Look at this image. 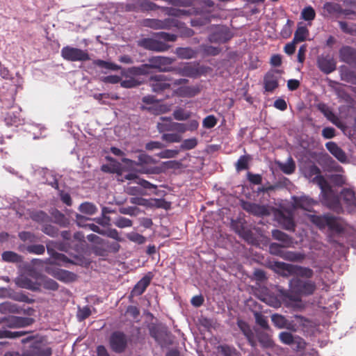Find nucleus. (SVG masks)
Masks as SVG:
<instances>
[{"label":"nucleus","instance_id":"1","mask_svg":"<svg viewBox=\"0 0 356 356\" xmlns=\"http://www.w3.org/2000/svg\"><path fill=\"white\" fill-rule=\"evenodd\" d=\"M317 184L321 190L322 203L337 213L342 212L343 208L339 197L334 193L324 177L317 178Z\"/></svg>","mask_w":356,"mask_h":356},{"label":"nucleus","instance_id":"2","mask_svg":"<svg viewBox=\"0 0 356 356\" xmlns=\"http://www.w3.org/2000/svg\"><path fill=\"white\" fill-rule=\"evenodd\" d=\"M122 162L129 167L138 166L142 169L140 172L145 174H155L158 175L163 172V169L159 166L147 167V165L155 164L157 161L151 156L142 153L138 156V161H133L127 158H122Z\"/></svg>","mask_w":356,"mask_h":356},{"label":"nucleus","instance_id":"3","mask_svg":"<svg viewBox=\"0 0 356 356\" xmlns=\"http://www.w3.org/2000/svg\"><path fill=\"white\" fill-rule=\"evenodd\" d=\"M289 286L293 293L301 296L312 295L316 289L314 282L310 280H302L299 277H293L290 280Z\"/></svg>","mask_w":356,"mask_h":356},{"label":"nucleus","instance_id":"4","mask_svg":"<svg viewBox=\"0 0 356 356\" xmlns=\"http://www.w3.org/2000/svg\"><path fill=\"white\" fill-rule=\"evenodd\" d=\"M275 266L288 274L296 276L295 277H303L309 280L314 275V271L309 268L298 265L286 264L284 262H276Z\"/></svg>","mask_w":356,"mask_h":356},{"label":"nucleus","instance_id":"5","mask_svg":"<svg viewBox=\"0 0 356 356\" xmlns=\"http://www.w3.org/2000/svg\"><path fill=\"white\" fill-rule=\"evenodd\" d=\"M60 54L64 60L70 62H85L90 60V55L86 49L83 50L68 45L62 48Z\"/></svg>","mask_w":356,"mask_h":356},{"label":"nucleus","instance_id":"6","mask_svg":"<svg viewBox=\"0 0 356 356\" xmlns=\"http://www.w3.org/2000/svg\"><path fill=\"white\" fill-rule=\"evenodd\" d=\"M175 61V58L156 56H152L148 59L147 67L149 69H155L161 72H173L174 68L171 65Z\"/></svg>","mask_w":356,"mask_h":356},{"label":"nucleus","instance_id":"7","mask_svg":"<svg viewBox=\"0 0 356 356\" xmlns=\"http://www.w3.org/2000/svg\"><path fill=\"white\" fill-rule=\"evenodd\" d=\"M172 77L164 74H155L149 77V86L152 90L157 94H161L171 88Z\"/></svg>","mask_w":356,"mask_h":356},{"label":"nucleus","instance_id":"8","mask_svg":"<svg viewBox=\"0 0 356 356\" xmlns=\"http://www.w3.org/2000/svg\"><path fill=\"white\" fill-rule=\"evenodd\" d=\"M127 337L121 331L113 332L109 337V345L111 350L116 353L124 352L127 347Z\"/></svg>","mask_w":356,"mask_h":356},{"label":"nucleus","instance_id":"9","mask_svg":"<svg viewBox=\"0 0 356 356\" xmlns=\"http://www.w3.org/2000/svg\"><path fill=\"white\" fill-rule=\"evenodd\" d=\"M283 71L271 69L264 76V88L265 92H273L279 87V81Z\"/></svg>","mask_w":356,"mask_h":356},{"label":"nucleus","instance_id":"10","mask_svg":"<svg viewBox=\"0 0 356 356\" xmlns=\"http://www.w3.org/2000/svg\"><path fill=\"white\" fill-rule=\"evenodd\" d=\"M173 72L181 76L197 78L202 74L203 70L198 63H186L181 67H175Z\"/></svg>","mask_w":356,"mask_h":356},{"label":"nucleus","instance_id":"11","mask_svg":"<svg viewBox=\"0 0 356 356\" xmlns=\"http://www.w3.org/2000/svg\"><path fill=\"white\" fill-rule=\"evenodd\" d=\"M145 25L153 29L170 30L174 27H179L180 22L174 18H167L163 20L157 19H147Z\"/></svg>","mask_w":356,"mask_h":356},{"label":"nucleus","instance_id":"12","mask_svg":"<svg viewBox=\"0 0 356 356\" xmlns=\"http://www.w3.org/2000/svg\"><path fill=\"white\" fill-rule=\"evenodd\" d=\"M138 44L147 50L156 52H164L168 51L170 48V46L165 42L150 38L140 40Z\"/></svg>","mask_w":356,"mask_h":356},{"label":"nucleus","instance_id":"13","mask_svg":"<svg viewBox=\"0 0 356 356\" xmlns=\"http://www.w3.org/2000/svg\"><path fill=\"white\" fill-rule=\"evenodd\" d=\"M34 322L32 318L11 316L0 319V323H5L8 328H20L31 325Z\"/></svg>","mask_w":356,"mask_h":356},{"label":"nucleus","instance_id":"14","mask_svg":"<svg viewBox=\"0 0 356 356\" xmlns=\"http://www.w3.org/2000/svg\"><path fill=\"white\" fill-rule=\"evenodd\" d=\"M233 37L229 29L225 26H218L208 37L211 43L223 44L228 42Z\"/></svg>","mask_w":356,"mask_h":356},{"label":"nucleus","instance_id":"15","mask_svg":"<svg viewBox=\"0 0 356 356\" xmlns=\"http://www.w3.org/2000/svg\"><path fill=\"white\" fill-rule=\"evenodd\" d=\"M341 198L348 212H356V195L353 190L343 188L340 193Z\"/></svg>","mask_w":356,"mask_h":356},{"label":"nucleus","instance_id":"16","mask_svg":"<svg viewBox=\"0 0 356 356\" xmlns=\"http://www.w3.org/2000/svg\"><path fill=\"white\" fill-rule=\"evenodd\" d=\"M317 65L323 73L328 74L336 70V63L330 55H321L317 58Z\"/></svg>","mask_w":356,"mask_h":356},{"label":"nucleus","instance_id":"17","mask_svg":"<svg viewBox=\"0 0 356 356\" xmlns=\"http://www.w3.org/2000/svg\"><path fill=\"white\" fill-rule=\"evenodd\" d=\"M152 278L153 275L152 272L147 273L135 284L131 291L130 296L134 297L142 295L149 286Z\"/></svg>","mask_w":356,"mask_h":356},{"label":"nucleus","instance_id":"18","mask_svg":"<svg viewBox=\"0 0 356 356\" xmlns=\"http://www.w3.org/2000/svg\"><path fill=\"white\" fill-rule=\"evenodd\" d=\"M346 225L342 218L329 214L327 227L332 232L337 234H343L346 231Z\"/></svg>","mask_w":356,"mask_h":356},{"label":"nucleus","instance_id":"19","mask_svg":"<svg viewBox=\"0 0 356 356\" xmlns=\"http://www.w3.org/2000/svg\"><path fill=\"white\" fill-rule=\"evenodd\" d=\"M292 206L294 209H301L311 211L315 202L311 197L306 195L293 196Z\"/></svg>","mask_w":356,"mask_h":356},{"label":"nucleus","instance_id":"20","mask_svg":"<svg viewBox=\"0 0 356 356\" xmlns=\"http://www.w3.org/2000/svg\"><path fill=\"white\" fill-rule=\"evenodd\" d=\"M317 109L323 114L327 120L336 125L337 127H341V123L337 115L332 111V108L323 102L316 104Z\"/></svg>","mask_w":356,"mask_h":356},{"label":"nucleus","instance_id":"21","mask_svg":"<svg viewBox=\"0 0 356 356\" xmlns=\"http://www.w3.org/2000/svg\"><path fill=\"white\" fill-rule=\"evenodd\" d=\"M200 92V88L198 86H181L172 92L173 96L179 97H193Z\"/></svg>","mask_w":356,"mask_h":356},{"label":"nucleus","instance_id":"22","mask_svg":"<svg viewBox=\"0 0 356 356\" xmlns=\"http://www.w3.org/2000/svg\"><path fill=\"white\" fill-rule=\"evenodd\" d=\"M242 207L245 211L254 216H263L268 214V211L265 206L256 203L243 202Z\"/></svg>","mask_w":356,"mask_h":356},{"label":"nucleus","instance_id":"23","mask_svg":"<svg viewBox=\"0 0 356 356\" xmlns=\"http://www.w3.org/2000/svg\"><path fill=\"white\" fill-rule=\"evenodd\" d=\"M280 341L286 345H292L297 343V348L303 349L305 343L300 337H294L293 335L289 332H282L279 334Z\"/></svg>","mask_w":356,"mask_h":356},{"label":"nucleus","instance_id":"24","mask_svg":"<svg viewBox=\"0 0 356 356\" xmlns=\"http://www.w3.org/2000/svg\"><path fill=\"white\" fill-rule=\"evenodd\" d=\"M323 10L330 15H344L345 16H348L354 13L352 10H343L339 3L335 2H326L323 5Z\"/></svg>","mask_w":356,"mask_h":356},{"label":"nucleus","instance_id":"25","mask_svg":"<svg viewBox=\"0 0 356 356\" xmlns=\"http://www.w3.org/2000/svg\"><path fill=\"white\" fill-rule=\"evenodd\" d=\"M339 59L348 65H353L356 59V49L350 46H343L339 51Z\"/></svg>","mask_w":356,"mask_h":356},{"label":"nucleus","instance_id":"26","mask_svg":"<svg viewBox=\"0 0 356 356\" xmlns=\"http://www.w3.org/2000/svg\"><path fill=\"white\" fill-rule=\"evenodd\" d=\"M27 353L28 356H51L52 349L50 347L42 346L39 342H35L31 346V349Z\"/></svg>","mask_w":356,"mask_h":356},{"label":"nucleus","instance_id":"27","mask_svg":"<svg viewBox=\"0 0 356 356\" xmlns=\"http://www.w3.org/2000/svg\"><path fill=\"white\" fill-rule=\"evenodd\" d=\"M327 150L340 162L346 163L348 160L345 152L334 142H327L325 144Z\"/></svg>","mask_w":356,"mask_h":356},{"label":"nucleus","instance_id":"28","mask_svg":"<svg viewBox=\"0 0 356 356\" xmlns=\"http://www.w3.org/2000/svg\"><path fill=\"white\" fill-rule=\"evenodd\" d=\"M272 236L275 240L280 241L283 248L291 247L293 243V239L291 236L279 229H273Z\"/></svg>","mask_w":356,"mask_h":356},{"label":"nucleus","instance_id":"29","mask_svg":"<svg viewBox=\"0 0 356 356\" xmlns=\"http://www.w3.org/2000/svg\"><path fill=\"white\" fill-rule=\"evenodd\" d=\"M16 284L20 288L29 289L33 291H39L40 290V284L38 282H33L26 277L17 278Z\"/></svg>","mask_w":356,"mask_h":356},{"label":"nucleus","instance_id":"30","mask_svg":"<svg viewBox=\"0 0 356 356\" xmlns=\"http://www.w3.org/2000/svg\"><path fill=\"white\" fill-rule=\"evenodd\" d=\"M271 321L274 325L280 329L286 328L291 330L293 324L288 321L284 316L278 314H275L271 316Z\"/></svg>","mask_w":356,"mask_h":356},{"label":"nucleus","instance_id":"31","mask_svg":"<svg viewBox=\"0 0 356 356\" xmlns=\"http://www.w3.org/2000/svg\"><path fill=\"white\" fill-rule=\"evenodd\" d=\"M54 277L63 282H72L76 280V275L70 271L58 269L54 272Z\"/></svg>","mask_w":356,"mask_h":356},{"label":"nucleus","instance_id":"32","mask_svg":"<svg viewBox=\"0 0 356 356\" xmlns=\"http://www.w3.org/2000/svg\"><path fill=\"white\" fill-rule=\"evenodd\" d=\"M256 337L261 346L264 348H273L275 345L271 336L264 331L257 332Z\"/></svg>","mask_w":356,"mask_h":356},{"label":"nucleus","instance_id":"33","mask_svg":"<svg viewBox=\"0 0 356 356\" xmlns=\"http://www.w3.org/2000/svg\"><path fill=\"white\" fill-rule=\"evenodd\" d=\"M0 313L3 314H21L22 309L17 305L7 301L0 304Z\"/></svg>","mask_w":356,"mask_h":356},{"label":"nucleus","instance_id":"34","mask_svg":"<svg viewBox=\"0 0 356 356\" xmlns=\"http://www.w3.org/2000/svg\"><path fill=\"white\" fill-rule=\"evenodd\" d=\"M124 179L127 180H136V183L142 186L143 188L156 189L157 188L156 185L144 179L138 177V176L135 173H129L126 175L124 176Z\"/></svg>","mask_w":356,"mask_h":356},{"label":"nucleus","instance_id":"35","mask_svg":"<svg viewBox=\"0 0 356 356\" xmlns=\"http://www.w3.org/2000/svg\"><path fill=\"white\" fill-rule=\"evenodd\" d=\"M160 120L163 122H158L156 124V128L159 133L174 131V122H172L171 118L161 117Z\"/></svg>","mask_w":356,"mask_h":356},{"label":"nucleus","instance_id":"36","mask_svg":"<svg viewBox=\"0 0 356 356\" xmlns=\"http://www.w3.org/2000/svg\"><path fill=\"white\" fill-rule=\"evenodd\" d=\"M30 218L32 220L42 224V223H47L51 220V218L49 216V215L41 210H35L33 211L30 213Z\"/></svg>","mask_w":356,"mask_h":356},{"label":"nucleus","instance_id":"37","mask_svg":"<svg viewBox=\"0 0 356 356\" xmlns=\"http://www.w3.org/2000/svg\"><path fill=\"white\" fill-rule=\"evenodd\" d=\"M175 54L181 59H191L196 56L197 51L191 47H177Z\"/></svg>","mask_w":356,"mask_h":356},{"label":"nucleus","instance_id":"38","mask_svg":"<svg viewBox=\"0 0 356 356\" xmlns=\"http://www.w3.org/2000/svg\"><path fill=\"white\" fill-rule=\"evenodd\" d=\"M76 218L79 226L87 227L89 228V229L92 230L94 232L98 233L101 235H103L104 234V229H101L98 225H96L95 224L90 223L87 224L86 225H82V222L88 220V218H86V217L80 214H77Z\"/></svg>","mask_w":356,"mask_h":356},{"label":"nucleus","instance_id":"39","mask_svg":"<svg viewBox=\"0 0 356 356\" xmlns=\"http://www.w3.org/2000/svg\"><path fill=\"white\" fill-rule=\"evenodd\" d=\"M251 159V156L249 154L241 156L235 163L236 170L237 172H241L248 169L249 162Z\"/></svg>","mask_w":356,"mask_h":356},{"label":"nucleus","instance_id":"40","mask_svg":"<svg viewBox=\"0 0 356 356\" xmlns=\"http://www.w3.org/2000/svg\"><path fill=\"white\" fill-rule=\"evenodd\" d=\"M309 35V30L306 26H298L294 33L293 40L296 42H303Z\"/></svg>","mask_w":356,"mask_h":356},{"label":"nucleus","instance_id":"41","mask_svg":"<svg viewBox=\"0 0 356 356\" xmlns=\"http://www.w3.org/2000/svg\"><path fill=\"white\" fill-rule=\"evenodd\" d=\"M28 332L26 331H16L12 332L6 330L4 327L0 329V339H16L25 336Z\"/></svg>","mask_w":356,"mask_h":356},{"label":"nucleus","instance_id":"42","mask_svg":"<svg viewBox=\"0 0 356 356\" xmlns=\"http://www.w3.org/2000/svg\"><path fill=\"white\" fill-rule=\"evenodd\" d=\"M92 63L101 68H104L113 71H118L121 69V67L115 63L103 60L101 59L94 60Z\"/></svg>","mask_w":356,"mask_h":356},{"label":"nucleus","instance_id":"43","mask_svg":"<svg viewBox=\"0 0 356 356\" xmlns=\"http://www.w3.org/2000/svg\"><path fill=\"white\" fill-rule=\"evenodd\" d=\"M300 15L302 19L309 22L313 21L316 17V12L311 6L304 8ZM309 24L311 25V23H309Z\"/></svg>","mask_w":356,"mask_h":356},{"label":"nucleus","instance_id":"44","mask_svg":"<svg viewBox=\"0 0 356 356\" xmlns=\"http://www.w3.org/2000/svg\"><path fill=\"white\" fill-rule=\"evenodd\" d=\"M38 283L40 284V286L47 290L56 291L58 289V284L55 280L49 277H42Z\"/></svg>","mask_w":356,"mask_h":356},{"label":"nucleus","instance_id":"45","mask_svg":"<svg viewBox=\"0 0 356 356\" xmlns=\"http://www.w3.org/2000/svg\"><path fill=\"white\" fill-rule=\"evenodd\" d=\"M79 210L83 213L93 215L97 211V208L93 203L86 202L80 204Z\"/></svg>","mask_w":356,"mask_h":356},{"label":"nucleus","instance_id":"46","mask_svg":"<svg viewBox=\"0 0 356 356\" xmlns=\"http://www.w3.org/2000/svg\"><path fill=\"white\" fill-rule=\"evenodd\" d=\"M282 257L290 261H301L305 259V254L298 252L286 251L283 254Z\"/></svg>","mask_w":356,"mask_h":356},{"label":"nucleus","instance_id":"47","mask_svg":"<svg viewBox=\"0 0 356 356\" xmlns=\"http://www.w3.org/2000/svg\"><path fill=\"white\" fill-rule=\"evenodd\" d=\"M329 214L323 216H312L311 220L319 229H324L327 227V222L328 220Z\"/></svg>","mask_w":356,"mask_h":356},{"label":"nucleus","instance_id":"48","mask_svg":"<svg viewBox=\"0 0 356 356\" xmlns=\"http://www.w3.org/2000/svg\"><path fill=\"white\" fill-rule=\"evenodd\" d=\"M218 351L222 356H238L239 353L236 349L228 345H220L218 347Z\"/></svg>","mask_w":356,"mask_h":356},{"label":"nucleus","instance_id":"49","mask_svg":"<svg viewBox=\"0 0 356 356\" xmlns=\"http://www.w3.org/2000/svg\"><path fill=\"white\" fill-rule=\"evenodd\" d=\"M283 228L288 231L294 232L296 224L292 216H283L280 220Z\"/></svg>","mask_w":356,"mask_h":356},{"label":"nucleus","instance_id":"50","mask_svg":"<svg viewBox=\"0 0 356 356\" xmlns=\"http://www.w3.org/2000/svg\"><path fill=\"white\" fill-rule=\"evenodd\" d=\"M2 259L7 262L17 263L21 261L22 257L12 251H6L2 253Z\"/></svg>","mask_w":356,"mask_h":356},{"label":"nucleus","instance_id":"51","mask_svg":"<svg viewBox=\"0 0 356 356\" xmlns=\"http://www.w3.org/2000/svg\"><path fill=\"white\" fill-rule=\"evenodd\" d=\"M54 222L61 227H67L69 225V220L65 216L59 211H56L53 213Z\"/></svg>","mask_w":356,"mask_h":356},{"label":"nucleus","instance_id":"52","mask_svg":"<svg viewBox=\"0 0 356 356\" xmlns=\"http://www.w3.org/2000/svg\"><path fill=\"white\" fill-rule=\"evenodd\" d=\"M339 25L341 30L347 34L353 35L356 33V24H349L348 22L344 21H339Z\"/></svg>","mask_w":356,"mask_h":356},{"label":"nucleus","instance_id":"53","mask_svg":"<svg viewBox=\"0 0 356 356\" xmlns=\"http://www.w3.org/2000/svg\"><path fill=\"white\" fill-rule=\"evenodd\" d=\"M127 71L133 75H144L148 73V67L147 64H143L140 66L129 67Z\"/></svg>","mask_w":356,"mask_h":356},{"label":"nucleus","instance_id":"54","mask_svg":"<svg viewBox=\"0 0 356 356\" xmlns=\"http://www.w3.org/2000/svg\"><path fill=\"white\" fill-rule=\"evenodd\" d=\"M197 145V140L196 138L185 139L180 145L182 150H190L194 149Z\"/></svg>","mask_w":356,"mask_h":356},{"label":"nucleus","instance_id":"55","mask_svg":"<svg viewBox=\"0 0 356 356\" xmlns=\"http://www.w3.org/2000/svg\"><path fill=\"white\" fill-rule=\"evenodd\" d=\"M201 49L203 51L204 54L207 56H217L218 55L221 49L219 47H213L211 45H207V44H202L200 46Z\"/></svg>","mask_w":356,"mask_h":356},{"label":"nucleus","instance_id":"56","mask_svg":"<svg viewBox=\"0 0 356 356\" xmlns=\"http://www.w3.org/2000/svg\"><path fill=\"white\" fill-rule=\"evenodd\" d=\"M145 189L142 186H127L125 192L130 195H145Z\"/></svg>","mask_w":356,"mask_h":356},{"label":"nucleus","instance_id":"57","mask_svg":"<svg viewBox=\"0 0 356 356\" xmlns=\"http://www.w3.org/2000/svg\"><path fill=\"white\" fill-rule=\"evenodd\" d=\"M161 139L167 143H179L181 141V136L175 133L172 134H163L161 136Z\"/></svg>","mask_w":356,"mask_h":356},{"label":"nucleus","instance_id":"58","mask_svg":"<svg viewBox=\"0 0 356 356\" xmlns=\"http://www.w3.org/2000/svg\"><path fill=\"white\" fill-rule=\"evenodd\" d=\"M191 116L189 112L185 111L184 108H178L173 112V117L177 120H186Z\"/></svg>","mask_w":356,"mask_h":356},{"label":"nucleus","instance_id":"59","mask_svg":"<svg viewBox=\"0 0 356 356\" xmlns=\"http://www.w3.org/2000/svg\"><path fill=\"white\" fill-rule=\"evenodd\" d=\"M26 250L29 253L35 254H42L45 252V248L42 244L28 245Z\"/></svg>","mask_w":356,"mask_h":356},{"label":"nucleus","instance_id":"60","mask_svg":"<svg viewBox=\"0 0 356 356\" xmlns=\"http://www.w3.org/2000/svg\"><path fill=\"white\" fill-rule=\"evenodd\" d=\"M42 231L51 237H56L58 234V229L49 224L44 225L42 227Z\"/></svg>","mask_w":356,"mask_h":356},{"label":"nucleus","instance_id":"61","mask_svg":"<svg viewBox=\"0 0 356 356\" xmlns=\"http://www.w3.org/2000/svg\"><path fill=\"white\" fill-rule=\"evenodd\" d=\"M154 36L167 42H175L177 39V35L163 31L155 33Z\"/></svg>","mask_w":356,"mask_h":356},{"label":"nucleus","instance_id":"62","mask_svg":"<svg viewBox=\"0 0 356 356\" xmlns=\"http://www.w3.org/2000/svg\"><path fill=\"white\" fill-rule=\"evenodd\" d=\"M254 316L255 318L256 323L259 325H260L264 329H269V325L266 316H264L262 314L259 312H255Z\"/></svg>","mask_w":356,"mask_h":356},{"label":"nucleus","instance_id":"63","mask_svg":"<svg viewBox=\"0 0 356 356\" xmlns=\"http://www.w3.org/2000/svg\"><path fill=\"white\" fill-rule=\"evenodd\" d=\"M217 118L214 115H210L203 120L202 126L206 129H212L217 124Z\"/></svg>","mask_w":356,"mask_h":356},{"label":"nucleus","instance_id":"64","mask_svg":"<svg viewBox=\"0 0 356 356\" xmlns=\"http://www.w3.org/2000/svg\"><path fill=\"white\" fill-rule=\"evenodd\" d=\"M114 224L119 228L129 227L133 225L130 219L122 216L118 217L114 222Z\"/></svg>","mask_w":356,"mask_h":356}]
</instances>
